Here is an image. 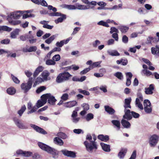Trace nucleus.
Returning a JSON list of instances; mask_svg holds the SVG:
<instances>
[{"label": "nucleus", "mask_w": 159, "mask_h": 159, "mask_svg": "<svg viewBox=\"0 0 159 159\" xmlns=\"http://www.w3.org/2000/svg\"><path fill=\"white\" fill-rule=\"evenodd\" d=\"M154 85L152 84L149 85V87L145 88V93L147 95H151L153 93L154 90Z\"/></svg>", "instance_id": "15"}, {"label": "nucleus", "mask_w": 159, "mask_h": 159, "mask_svg": "<svg viewBox=\"0 0 159 159\" xmlns=\"http://www.w3.org/2000/svg\"><path fill=\"white\" fill-rule=\"evenodd\" d=\"M159 139V137L156 134L151 136L149 139V143L151 147H155L157 144Z\"/></svg>", "instance_id": "8"}, {"label": "nucleus", "mask_w": 159, "mask_h": 159, "mask_svg": "<svg viewBox=\"0 0 159 159\" xmlns=\"http://www.w3.org/2000/svg\"><path fill=\"white\" fill-rule=\"evenodd\" d=\"M144 109L145 112L147 114H149L152 111V108L151 106L148 107H144Z\"/></svg>", "instance_id": "49"}, {"label": "nucleus", "mask_w": 159, "mask_h": 159, "mask_svg": "<svg viewBox=\"0 0 159 159\" xmlns=\"http://www.w3.org/2000/svg\"><path fill=\"white\" fill-rule=\"evenodd\" d=\"M50 73L47 70H45L42 73L41 75L44 81H47L50 80V78L49 77Z\"/></svg>", "instance_id": "17"}, {"label": "nucleus", "mask_w": 159, "mask_h": 159, "mask_svg": "<svg viewBox=\"0 0 159 159\" xmlns=\"http://www.w3.org/2000/svg\"><path fill=\"white\" fill-rule=\"evenodd\" d=\"M11 77L14 83L16 84H19L20 83V81L15 76L13 75H11Z\"/></svg>", "instance_id": "51"}, {"label": "nucleus", "mask_w": 159, "mask_h": 159, "mask_svg": "<svg viewBox=\"0 0 159 159\" xmlns=\"http://www.w3.org/2000/svg\"><path fill=\"white\" fill-rule=\"evenodd\" d=\"M98 139L102 141L107 142L109 139L108 135H104L103 134H100L98 136Z\"/></svg>", "instance_id": "32"}, {"label": "nucleus", "mask_w": 159, "mask_h": 159, "mask_svg": "<svg viewBox=\"0 0 159 159\" xmlns=\"http://www.w3.org/2000/svg\"><path fill=\"white\" fill-rule=\"evenodd\" d=\"M101 61H98L93 63L92 64L93 67L94 68L97 67H101V65L100 64L101 63Z\"/></svg>", "instance_id": "58"}, {"label": "nucleus", "mask_w": 159, "mask_h": 159, "mask_svg": "<svg viewBox=\"0 0 159 159\" xmlns=\"http://www.w3.org/2000/svg\"><path fill=\"white\" fill-rule=\"evenodd\" d=\"M46 64L48 65H54L56 64V62L53 60L48 59L46 61Z\"/></svg>", "instance_id": "48"}, {"label": "nucleus", "mask_w": 159, "mask_h": 159, "mask_svg": "<svg viewBox=\"0 0 159 159\" xmlns=\"http://www.w3.org/2000/svg\"><path fill=\"white\" fill-rule=\"evenodd\" d=\"M57 136L63 139H65L68 138V136L65 133L63 132H59L57 135Z\"/></svg>", "instance_id": "36"}, {"label": "nucleus", "mask_w": 159, "mask_h": 159, "mask_svg": "<svg viewBox=\"0 0 159 159\" xmlns=\"http://www.w3.org/2000/svg\"><path fill=\"white\" fill-rule=\"evenodd\" d=\"M32 155V153L30 152L24 151L23 156L26 157H28L31 156Z\"/></svg>", "instance_id": "54"}, {"label": "nucleus", "mask_w": 159, "mask_h": 159, "mask_svg": "<svg viewBox=\"0 0 159 159\" xmlns=\"http://www.w3.org/2000/svg\"><path fill=\"white\" fill-rule=\"evenodd\" d=\"M44 69V67L42 66H39L38 67L33 74V76L34 77H36L39 73L40 72L43 71Z\"/></svg>", "instance_id": "27"}, {"label": "nucleus", "mask_w": 159, "mask_h": 159, "mask_svg": "<svg viewBox=\"0 0 159 159\" xmlns=\"http://www.w3.org/2000/svg\"><path fill=\"white\" fill-rule=\"evenodd\" d=\"M97 24L99 25H102L107 27H109V25L107 24V21L104 22L103 20H101L97 23Z\"/></svg>", "instance_id": "45"}, {"label": "nucleus", "mask_w": 159, "mask_h": 159, "mask_svg": "<svg viewBox=\"0 0 159 159\" xmlns=\"http://www.w3.org/2000/svg\"><path fill=\"white\" fill-rule=\"evenodd\" d=\"M107 53L111 56H119L120 54L116 50H108L107 51Z\"/></svg>", "instance_id": "29"}, {"label": "nucleus", "mask_w": 159, "mask_h": 159, "mask_svg": "<svg viewBox=\"0 0 159 159\" xmlns=\"http://www.w3.org/2000/svg\"><path fill=\"white\" fill-rule=\"evenodd\" d=\"M12 30V29L7 26H0V32L1 31L10 32Z\"/></svg>", "instance_id": "39"}, {"label": "nucleus", "mask_w": 159, "mask_h": 159, "mask_svg": "<svg viewBox=\"0 0 159 159\" xmlns=\"http://www.w3.org/2000/svg\"><path fill=\"white\" fill-rule=\"evenodd\" d=\"M157 41V39L156 37L149 36L147 39L146 43L147 44H152V43H156Z\"/></svg>", "instance_id": "21"}, {"label": "nucleus", "mask_w": 159, "mask_h": 159, "mask_svg": "<svg viewBox=\"0 0 159 159\" xmlns=\"http://www.w3.org/2000/svg\"><path fill=\"white\" fill-rule=\"evenodd\" d=\"M78 91L79 93L83 94L84 95L89 96L90 95V93L88 91L85 90H83L82 89H78Z\"/></svg>", "instance_id": "47"}, {"label": "nucleus", "mask_w": 159, "mask_h": 159, "mask_svg": "<svg viewBox=\"0 0 159 159\" xmlns=\"http://www.w3.org/2000/svg\"><path fill=\"white\" fill-rule=\"evenodd\" d=\"M31 1L35 4L41 5L42 6L47 7L48 4L44 0H31Z\"/></svg>", "instance_id": "20"}, {"label": "nucleus", "mask_w": 159, "mask_h": 159, "mask_svg": "<svg viewBox=\"0 0 159 159\" xmlns=\"http://www.w3.org/2000/svg\"><path fill=\"white\" fill-rule=\"evenodd\" d=\"M81 106L83 108L84 110L86 111L89 109V106L87 103H84L81 105Z\"/></svg>", "instance_id": "55"}, {"label": "nucleus", "mask_w": 159, "mask_h": 159, "mask_svg": "<svg viewBox=\"0 0 159 159\" xmlns=\"http://www.w3.org/2000/svg\"><path fill=\"white\" fill-rule=\"evenodd\" d=\"M143 69L141 71V74L142 76L148 77L152 74V73L151 71L148 70V67L146 65H143Z\"/></svg>", "instance_id": "10"}, {"label": "nucleus", "mask_w": 159, "mask_h": 159, "mask_svg": "<svg viewBox=\"0 0 159 159\" xmlns=\"http://www.w3.org/2000/svg\"><path fill=\"white\" fill-rule=\"evenodd\" d=\"M32 84V78H30L27 83H22L21 85V88L24 93L27 92L31 88Z\"/></svg>", "instance_id": "6"}, {"label": "nucleus", "mask_w": 159, "mask_h": 159, "mask_svg": "<svg viewBox=\"0 0 159 159\" xmlns=\"http://www.w3.org/2000/svg\"><path fill=\"white\" fill-rule=\"evenodd\" d=\"M114 75L120 80H122L123 79V75L120 72H116L114 74Z\"/></svg>", "instance_id": "41"}, {"label": "nucleus", "mask_w": 159, "mask_h": 159, "mask_svg": "<svg viewBox=\"0 0 159 159\" xmlns=\"http://www.w3.org/2000/svg\"><path fill=\"white\" fill-rule=\"evenodd\" d=\"M77 102L75 101L68 102L66 103L65 106L67 107H71L75 106Z\"/></svg>", "instance_id": "33"}, {"label": "nucleus", "mask_w": 159, "mask_h": 159, "mask_svg": "<svg viewBox=\"0 0 159 159\" xmlns=\"http://www.w3.org/2000/svg\"><path fill=\"white\" fill-rule=\"evenodd\" d=\"M92 137L90 134L86 136V140L84 142L86 150L89 153H92L93 151H96L98 148L97 143L92 140Z\"/></svg>", "instance_id": "1"}, {"label": "nucleus", "mask_w": 159, "mask_h": 159, "mask_svg": "<svg viewBox=\"0 0 159 159\" xmlns=\"http://www.w3.org/2000/svg\"><path fill=\"white\" fill-rule=\"evenodd\" d=\"M23 14L22 11H18L11 12L8 16L7 18H10L14 19H17L20 18Z\"/></svg>", "instance_id": "9"}, {"label": "nucleus", "mask_w": 159, "mask_h": 159, "mask_svg": "<svg viewBox=\"0 0 159 159\" xmlns=\"http://www.w3.org/2000/svg\"><path fill=\"white\" fill-rule=\"evenodd\" d=\"M143 105L144 107H148L149 106H151V104L150 101L146 99L143 102Z\"/></svg>", "instance_id": "53"}, {"label": "nucleus", "mask_w": 159, "mask_h": 159, "mask_svg": "<svg viewBox=\"0 0 159 159\" xmlns=\"http://www.w3.org/2000/svg\"><path fill=\"white\" fill-rule=\"evenodd\" d=\"M56 37L57 36L56 35H52L50 37L46 39L45 40V42L46 43L49 44L52 43V41L55 39Z\"/></svg>", "instance_id": "37"}, {"label": "nucleus", "mask_w": 159, "mask_h": 159, "mask_svg": "<svg viewBox=\"0 0 159 159\" xmlns=\"http://www.w3.org/2000/svg\"><path fill=\"white\" fill-rule=\"evenodd\" d=\"M60 7L62 8H65L69 10H74L77 9V7L75 5L62 4L60 5Z\"/></svg>", "instance_id": "16"}, {"label": "nucleus", "mask_w": 159, "mask_h": 159, "mask_svg": "<svg viewBox=\"0 0 159 159\" xmlns=\"http://www.w3.org/2000/svg\"><path fill=\"white\" fill-rule=\"evenodd\" d=\"M69 95L67 93L63 94L61 97V98L64 101L67 100L68 99Z\"/></svg>", "instance_id": "57"}, {"label": "nucleus", "mask_w": 159, "mask_h": 159, "mask_svg": "<svg viewBox=\"0 0 159 159\" xmlns=\"http://www.w3.org/2000/svg\"><path fill=\"white\" fill-rule=\"evenodd\" d=\"M72 76L68 72H64L60 73L56 78V82L58 83H62L68 80Z\"/></svg>", "instance_id": "3"}, {"label": "nucleus", "mask_w": 159, "mask_h": 159, "mask_svg": "<svg viewBox=\"0 0 159 159\" xmlns=\"http://www.w3.org/2000/svg\"><path fill=\"white\" fill-rule=\"evenodd\" d=\"M131 101V98L125 99L124 104V107L125 109H127L128 108L130 109L131 108V106L130 105Z\"/></svg>", "instance_id": "19"}, {"label": "nucleus", "mask_w": 159, "mask_h": 159, "mask_svg": "<svg viewBox=\"0 0 159 159\" xmlns=\"http://www.w3.org/2000/svg\"><path fill=\"white\" fill-rule=\"evenodd\" d=\"M38 144L42 150L52 154L53 158L56 159L58 157L59 152L58 151L41 142H39Z\"/></svg>", "instance_id": "2"}, {"label": "nucleus", "mask_w": 159, "mask_h": 159, "mask_svg": "<svg viewBox=\"0 0 159 159\" xmlns=\"http://www.w3.org/2000/svg\"><path fill=\"white\" fill-rule=\"evenodd\" d=\"M122 41L125 43H127L128 41V38L125 35H123L122 37Z\"/></svg>", "instance_id": "61"}, {"label": "nucleus", "mask_w": 159, "mask_h": 159, "mask_svg": "<svg viewBox=\"0 0 159 159\" xmlns=\"http://www.w3.org/2000/svg\"><path fill=\"white\" fill-rule=\"evenodd\" d=\"M53 142L55 144L61 146L63 145L64 144L63 141L58 137L54 139Z\"/></svg>", "instance_id": "23"}, {"label": "nucleus", "mask_w": 159, "mask_h": 159, "mask_svg": "<svg viewBox=\"0 0 159 159\" xmlns=\"http://www.w3.org/2000/svg\"><path fill=\"white\" fill-rule=\"evenodd\" d=\"M121 123L125 128L128 129L130 127L131 124L130 123L124 119H122L121 121Z\"/></svg>", "instance_id": "28"}, {"label": "nucleus", "mask_w": 159, "mask_h": 159, "mask_svg": "<svg viewBox=\"0 0 159 159\" xmlns=\"http://www.w3.org/2000/svg\"><path fill=\"white\" fill-rule=\"evenodd\" d=\"M60 56L59 54L55 55L52 57V60L54 61H58L60 60Z\"/></svg>", "instance_id": "60"}, {"label": "nucleus", "mask_w": 159, "mask_h": 159, "mask_svg": "<svg viewBox=\"0 0 159 159\" xmlns=\"http://www.w3.org/2000/svg\"><path fill=\"white\" fill-rule=\"evenodd\" d=\"M104 108L105 111L110 115L114 114L115 112L113 108L108 106H105Z\"/></svg>", "instance_id": "26"}, {"label": "nucleus", "mask_w": 159, "mask_h": 159, "mask_svg": "<svg viewBox=\"0 0 159 159\" xmlns=\"http://www.w3.org/2000/svg\"><path fill=\"white\" fill-rule=\"evenodd\" d=\"M101 42L98 40H96L92 43V46L94 48H97L98 45L100 44Z\"/></svg>", "instance_id": "52"}, {"label": "nucleus", "mask_w": 159, "mask_h": 159, "mask_svg": "<svg viewBox=\"0 0 159 159\" xmlns=\"http://www.w3.org/2000/svg\"><path fill=\"white\" fill-rule=\"evenodd\" d=\"M127 150L125 148H122L118 154V157L120 159L123 158L125 156Z\"/></svg>", "instance_id": "24"}, {"label": "nucleus", "mask_w": 159, "mask_h": 159, "mask_svg": "<svg viewBox=\"0 0 159 159\" xmlns=\"http://www.w3.org/2000/svg\"><path fill=\"white\" fill-rule=\"evenodd\" d=\"M151 52L153 55L159 56V47L156 45L155 48L152 47L151 48Z\"/></svg>", "instance_id": "30"}, {"label": "nucleus", "mask_w": 159, "mask_h": 159, "mask_svg": "<svg viewBox=\"0 0 159 159\" xmlns=\"http://www.w3.org/2000/svg\"><path fill=\"white\" fill-rule=\"evenodd\" d=\"M93 115L92 113H89L87 115L85 119L87 121H89L93 118Z\"/></svg>", "instance_id": "46"}, {"label": "nucleus", "mask_w": 159, "mask_h": 159, "mask_svg": "<svg viewBox=\"0 0 159 159\" xmlns=\"http://www.w3.org/2000/svg\"><path fill=\"white\" fill-rule=\"evenodd\" d=\"M111 122L114 126V128H115L117 130H120V123L119 120H113L111 121Z\"/></svg>", "instance_id": "18"}, {"label": "nucleus", "mask_w": 159, "mask_h": 159, "mask_svg": "<svg viewBox=\"0 0 159 159\" xmlns=\"http://www.w3.org/2000/svg\"><path fill=\"white\" fill-rule=\"evenodd\" d=\"M118 29L123 33H125L129 29V27L125 26H120L118 27Z\"/></svg>", "instance_id": "43"}, {"label": "nucleus", "mask_w": 159, "mask_h": 159, "mask_svg": "<svg viewBox=\"0 0 159 159\" xmlns=\"http://www.w3.org/2000/svg\"><path fill=\"white\" fill-rule=\"evenodd\" d=\"M41 100H38L36 105L34 106V107L31 110L28 112V114L32 113L36 111V110L39 108L43 106L46 103V99L45 97H43V95L41 96Z\"/></svg>", "instance_id": "4"}, {"label": "nucleus", "mask_w": 159, "mask_h": 159, "mask_svg": "<svg viewBox=\"0 0 159 159\" xmlns=\"http://www.w3.org/2000/svg\"><path fill=\"white\" fill-rule=\"evenodd\" d=\"M13 19L10 18H7V20L9 22L13 25H17L20 24L21 23V21L20 20H14Z\"/></svg>", "instance_id": "25"}, {"label": "nucleus", "mask_w": 159, "mask_h": 159, "mask_svg": "<svg viewBox=\"0 0 159 159\" xmlns=\"http://www.w3.org/2000/svg\"><path fill=\"white\" fill-rule=\"evenodd\" d=\"M61 17L58 18L57 19L55 20V23L57 24L60 22H63L64 20H65L66 18V16L65 14L62 15Z\"/></svg>", "instance_id": "34"}, {"label": "nucleus", "mask_w": 159, "mask_h": 159, "mask_svg": "<svg viewBox=\"0 0 159 159\" xmlns=\"http://www.w3.org/2000/svg\"><path fill=\"white\" fill-rule=\"evenodd\" d=\"M124 111L125 115L123 116V118L124 119H127L128 120H130L132 118L131 112L129 109H125Z\"/></svg>", "instance_id": "14"}, {"label": "nucleus", "mask_w": 159, "mask_h": 159, "mask_svg": "<svg viewBox=\"0 0 159 159\" xmlns=\"http://www.w3.org/2000/svg\"><path fill=\"white\" fill-rule=\"evenodd\" d=\"M7 92L8 94L11 95H13L16 93V90L13 87H10L7 89Z\"/></svg>", "instance_id": "38"}, {"label": "nucleus", "mask_w": 159, "mask_h": 159, "mask_svg": "<svg viewBox=\"0 0 159 159\" xmlns=\"http://www.w3.org/2000/svg\"><path fill=\"white\" fill-rule=\"evenodd\" d=\"M72 39L71 37H70L67 38L66 40H63L60 41V42H57L56 43V45L57 47L60 48L62 47L64 44L67 43L69 41L71 40Z\"/></svg>", "instance_id": "13"}, {"label": "nucleus", "mask_w": 159, "mask_h": 159, "mask_svg": "<svg viewBox=\"0 0 159 159\" xmlns=\"http://www.w3.org/2000/svg\"><path fill=\"white\" fill-rule=\"evenodd\" d=\"M61 152L65 156L72 158H75L76 157V154L73 151H69L66 150H62Z\"/></svg>", "instance_id": "11"}, {"label": "nucleus", "mask_w": 159, "mask_h": 159, "mask_svg": "<svg viewBox=\"0 0 159 159\" xmlns=\"http://www.w3.org/2000/svg\"><path fill=\"white\" fill-rule=\"evenodd\" d=\"M46 89V88L44 86H42L36 90V92L37 93H39L40 92L45 90Z\"/></svg>", "instance_id": "56"}, {"label": "nucleus", "mask_w": 159, "mask_h": 159, "mask_svg": "<svg viewBox=\"0 0 159 159\" xmlns=\"http://www.w3.org/2000/svg\"><path fill=\"white\" fill-rule=\"evenodd\" d=\"M91 69V68H90L89 67V68H86L80 72V74L81 75L85 74L88 72H89L90 70Z\"/></svg>", "instance_id": "50"}, {"label": "nucleus", "mask_w": 159, "mask_h": 159, "mask_svg": "<svg viewBox=\"0 0 159 159\" xmlns=\"http://www.w3.org/2000/svg\"><path fill=\"white\" fill-rule=\"evenodd\" d=\"M77 6V9L79 10H86L90 8H93V7H90L89 6H86L84 5H78Z\"/></svg>", "instance_id": "35"}, {"label": "nucleus", "mask_w": 159, "mask_h": 159, "mask_svg": "<svg viewBox=\"0 0 159 159\" xmlns=\"http://www.w3.org/2000/svg\"><path fill=\"white\" fill-rule=\"evenodd\" d=\"M43 97H45L46 99V102L48 99V102L49 104L52 105H54L57 100L55 97L52 95L50 93H47L43 95Z\"/></svg>", "instance_id": "7"}, {"label": "nucleus", "mask_w": 159, "mask_h": 159, "mask_svg": "<svg viewBox=\"0 0 159 159\" xmlns=\"http://www.w3.org/2000/svg\"><path fill=\"white\" fill-rule=\"evenodd\" d=\"M111 34H113L114 32L118 33V30L115 27H111L110 29V32Z\"/></svg>", "instance_id": "64"}, {"label": "nucleus", "mask_w": 159, "mask_h": 159, "mask_svg": "<svg viewBox=\"0 0 159 159\" xmlns=\"http://www.w3.org/2000/svg\"><path fill=\"white\" fill-rule=\"evenodd\" d=\"M31 126L33 128L35 131L39 133L43 134H47V133L44 130L37 125L34 124H31Z\"/></svg>", "instance_id": "12"}, {"label": "nucleus", "mask_w": 159, "mask_h": 159, "mask_svg": "<svg viewBox=\"0 0 159 159\" xmlns=\"http://www.w3.org/2000/svg\"><path fill=\"white\" fill-rule=\"evenodd\" d=\"M29 49V52H35L37 50V47L35 46H31Z\"/></svg>", "instance_id": "63"}, {"label": "nucleus", "mask_w": 159, "mask_h": 159, "mask_svg": "<svg viewBox=\"0 0 159 159\" xmlns=\"http://www.w3.org/2000/svg\"><path fill=\"white\" fill-rule=\"evenodd\" d=\"M44 80L43 78H42L41 77H38L35 81L34 83L33 84V86L35 87L37 84H39L40 83H41L42 82L44 81Z\"/></svg>", "instance_id": "44"}, {"label": "nucleus", "mask_w": 159, "mask_h": 159, "mask_svg": "<svg viewBox=\"0 0 159 159\" xmlns=\"http://www.w3.org/2000/svg\"><path fill=\"white\" fill-rule=\"evenodd\" d=\"M100 145L103 150L105 152H109L110 151V146L109 145L103 143H101Z\"/></svg>", "instance_id": "31"}, {"label": "nucleus", "mask_w": 159, "mask_h": 159, "mask_svg": "<svg viewBox=\"0 0 159 159\" xmlns=\"http://www.w3.org/2000/svg\"><path fill=\"white\" fill-rule=\"evenodd\" d=\"M73 132L75 134H79L82 133V134L84 133L83 130L80 129H75L73 130Z\"/></svg>", "instance_id": "62"}, {"label": "nucleus", "mask_w": 159, "mask_h": 159, "mask_svg": "<svg viewBox=\"0 0 159 159\" xmlns=\"http://www.w3.org/2000/svg\"><path fill=\"white\" fill-rule=\"evenodd\" d=\"M107 86L105 85H101L99 87V88L100 90L102 91L104 93H105L107 92Z\"/></svg>", "instance_id": "59"}, {"label": "nucleus", "mask_w": 159, "mask_h": 159, "mask_svg": "<svg viewBox=\"0 0 159 159\" xmlns=\"http://www.w3.org/2000/svg\"><path fill=\"white\" fill-rule=\"evenodd\" d=\"M49 22V21H47L44 20L41 21L40 22V23L43 25V28L51 30L53 28V25H48V24Z\"/></svg>", "instance_id": "22"}, {"label": "nucleus", "mask_w": 159, "mask_h": 159, "mask_svg": "<svg viewBox=\"0 0 159 159\" xmlns=\"http://www.w3.org/2000/svg\"><path fill=\"white\" fill-rule=\"evenodd\" d=\"M13 120L15 125L19 129H26L28 128V126L27 124L23 123L21 120L17 118L14 117Z\"/></svg>", "instance_id": "5"}, {"label": "nucleus", "mask_w": 159, "mask_h": 159, "mask_svg": "<svg viewBox=\"0 0 159 159\" xmlns=\"http://www.w3.org/2000/svg\"><path fill=\"white\" fill-rule=\"evenodd\" d=\"M135 104L138 108H139L141 110L143 109V107L142 104L140 103L139 99L137 98L136 99Z\"/></svg>", "instance_id": "40"}, {"label": "nucleus", "mask_w": 159, "mask_h": 159, "mask_svg": "<svg viewBox=\"0 0 159 159\" xmlns=\"http://www.w3.org/2000/svg\"><path fill=\"white\" fill-rule=\"evenodd\" d=\"M26 109V107L25 105H24L21 107V109L18 111L17 113L19 115L20 117H21L22 116Z\"/></svg>", "instance_id": "42"}]
</instances>
